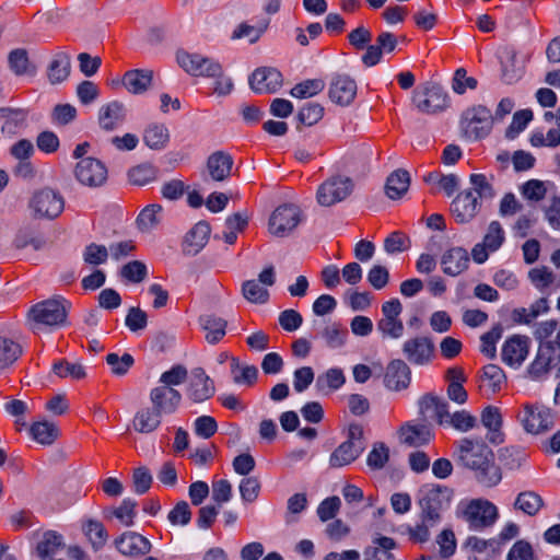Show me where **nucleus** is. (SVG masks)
I'll use <instances>...</instances> for the list:
<instances>
[{"label": "nucleus", "instance_id": "09e8293b", "mask_svg": "<svg viewBox=\"0 0 560 560\" xmlns=\"http://www.w3.org/2000/svg\"><path fill=\"white\" fill-rule=\"evenodd\" d=\"M62 547V536L54 530H48L43 534L40 540L37 542L36 550L40 558H46L54 556Z\"/></svg>", "mask_w": 560, "mask_h": 560}, {"label": "nucleus", "instance_id": "f704fd0d", "mask_svg": "<svg viewBox=\"0 0 560 560\" xmlns=\"http://www.w3.org/2000/svg\"><path fill=\"white\" fill-rule=\"evenodd\" d=\"M152 78V70H129L122 77V84L130 93L140 94L149 88Z\"/></svg>", "mask_w": 560, "mask_h": 560}, {"label": "nucleus", "instance_id": "423d86ee", "mask_svg": "<svg viewBox=\"0 0 560 560\" xmlns=\"http://www.w3.org/2000/svg\"><path fill=\"white\" fill-rule=\"evenodd\" d=\"M304 220L303 211L292 203L277 207L268 221V232L276 237L289 236Z\"/></svg>", "mask_w": 560, "mask_h": 560}, {"label": "nucleus", "instance_id": "4d7b16f0", "mask_svg": "<svg viewBox=\"0 0 560 560\" xmlns=\"http://www.w3.org/2000/svg\"><path fill=\"white\" fill-rule=\"evenodd\" d=\"M324 88L325 82L322 79H308L295 84L290 94L296 98H307L317 95Z\"/></svg>", "mask_w": 560, "mask_h": 560}, {"label": "nucleus", "instance_id": "cd10ccee", "mask_svg": "<svg viewBox=\"0 0 560 560\" xmlns=\"http://www.w3.org/2000/svg\"><path fill=\"white\" fill-rule=\"evenodd\" d=\"M211 233L210 224L206 221L196 223L186 234L183 250L187 255H197L208 243Z\"/></svg>", "mask_w": 560, "mask_h": 560}, {"label": "nucleus", "instance_id": "79ce46f5", "mask_svg": "<svg viewBox=\"0 0 560 560\" xmlns=\"http://www.w3.org/2000/svg\"><path fill=\"white\" fill-rule=\"evenodd\" d=\"M231 375L237 385L252 386L256 383L258 369L255 365L242 364L237 358H231Z\"/></svg>", "mask_w": 560, "mask_h": 560}, {"label": "nucleus", "instance_id": "f257e3e1", "mask_svg": "<svg viewBox=\"0 0 560 560\" xmlns=\"http://www.w3.org/2000/svg\"><path fill=\"white\" fill-rule=\"evenodd\" d=\"M453 447L456 464L472 471L481 486L492 488L501 481V469L495 464L492 450L486 443L464 438L456 441Z\"/></svg>", "mask_w": 560, "mask_h": 560}, {"label": "nucleus", "instance_id": "680f3d73", "mask_svg": "<svg viewBox=\"0 0 560 560\" xmlns=\"http://www.w3.org/2000/svg\"><path fill=\"white\" fill-rule=\"evenodd\" d=\"M54 372L61 378L71 377L72 380H82L86 376L84 366L81 363H70L61 360L54 364Z\"/></svg>", "mask_w": 560, "mask_h": 560}, {"label": "nucleus", "instance_id": "ea45409f", "mask_svg": "<svg viewBox=\"0 0 560 560\" xmlns=\"http://www.w3.org/2000/svg\"><path fill=\"white\" fill-rule=\"evenodd\" d=\"M162 417L154 408L141 409L133 418V429L140 433H151L160 427Z\"/></svg>", "mask_w": 560, "mask_h": 560}, {"label": "nucleus", "instance_id": "4c0bfd02", "mask_svg": "<svg viewBox=\"0 0 560 560\" xmlns=\"http://www.w3.org/2000/svg\"><path fill=\"white\" fill-rule=\"evenodd\" d=\"M545 506L544 499L535 491L526 490L516 495L514 509L528 516H535Z\"/></svg>", "mask_w": 560, "mask_h": 560}, {"label": "nucleus", "instance_id": "a18cd8bd", "mask_svg": "<svg viewBox=\"0 0 560 560\" xmlns=\"http://www.w3.org/2000/svg\"><path fill=\"white\" fill-rule=\"evenodd\" d=\"M481 382L482 387L494 394L505 383V374L499 365L488 364L482 369Z\"/></svg>", "mask_w": 560, "mask_h": 560}, {"label": "nucleus", "instance_id": "e433bc0d", "mask_svg": "<svg viewBox=\"0 0 560 560\" xmlns=\"http://www.w3.org/2000/svg\"><path fill=\"white\" fill-rule=\"evenodd\" d=\"M409 185V173L405 170H396L387 177L385 194L393 200L400 199L408 191Z\"/></svg>", "mask_w": 560, "mask_h": 560}, {"label": "nucleus", "instance_id": "37998d69", "mask_svg": "<svg viewBox=\"0 0 560 560\" xmlns=\"http://www.w3.org/2000/svg\"><path fill=\"white\" fill-rule=\"evenodd\" d=\"M164 210L161 205L152 203L147 206L137 218L138 228L142 232H151L163 220Z\"/></svg>", "mask_w": 560, "mask_h": 560}, {"label": "nucleus", "instance_id": "49530a36", "mask_svg": "<svg viewBox=\"0 0 560 560\" xmlns=\"http://www.w3.org/2000/svg\"><path fill=\"white\" fill-rule=\"evenodd\" d=\"M346 382L341 369L332 368L320 374L316 378V388L319 392H332L339 389Z\"/></svg>", "mask_w": 560, "mask_h": 560}, {"label": "nucleus", "instance_id": "6e6d98bb", "mask_svg": "<svg viewBox=\"0 0 560 560\" xmlns=\"http://www.w3.org/2000/svg\"><path fill=\"white\" fill-rule=\"evenodd\" d=\"M242 294L250 303L265 304L269 300V292L256 280H247L242 284Z\"/></svg>", "mask_w": 560, "mask_h": 560}, {"label": "nucleus", "instance_id": "4be33fe9", "mask_svg": "<svg viewBox=\"0 0 560 560\" xmlns=\"http://www.w3.org/2000/svg\"><path fill=\"white\" fill-rule=\"evenodd\" d=\"M529 350L528 337L514 335L508 338L502 347V361L510 366H520L526 359Z\"/></svg>", "mask_w": 560, "mask_h": 560}, {"label": "nucleus", "instance_id": "69168bd1", "mask_svg": "<svg viewBox=\"0 0 560 560\" xmlns=\"http://www.w3.org/2000/svg\"><path fill=\"white\" fill-rule=\"evenodd\" d=\"M377 330L382 334L383 338L399 339L404 335V324L400 318H385L382 317L377 322Z\"/></svg>", "mask_w": 560, "mask_h": 560}, {"label": "nucleus", "instance_id": "a878e982", "mask_svg": "<svg viewBox=\"0 0 560 560\" xmlns=\"http://www.w3.org/2000/svg\"><path fill=\"white\" fill-rule=\"evenodd\" d=\"M419 410L423 416L434 419L439 424H445L448 417V404L433 394H425L419 399Z\"/></svg>", "mask_w": 560, "mask_h": 560}, {"label": "nucleus", "instance_id": "c85d7f7f", "mask_svg": "<svg viewBox=\"0 0 560 560\" xmlns=\"http://www.w3.org/2000/svg\"><path fill=\"white\" fill-rule=\"evenodd\" d=\"M126 118L122 103L113 101L103 105L98 110V124L102 129L112 131L121 126Z\"/></svg>", "mask_w": 560, "mask_h": 560}, {"label": "nucleus", "instance_id": "c756f323", "mask_svg": "<svg viewBox=\"0 0 560 560\" xmlns=\"http://www.w3.org/2000/svg\"><path fill=\"white\" fill-rule=\"evenodd\" d=\"M142 139L149 149L161 151L168 145L171 135L164 124L151 122L144 128Z\"/></svg>", "mask_w": 560, "mask_h": 560}, {"label": "nucleus", "instance_id": "dca6fc26", "mask_svg": "<svg viewBox=\"0 0 560 560\" xmlns=\"http://www.w3.org/2000/svg\"><path fill=\"white\" fill-rule=\"evenodd\" d=\"M150 402L162 416L175 413L182 402V394L173 387L155 386L150 390Z\"/></svg>", "mask_w": 560, "mask_h": 560}, {"label": "nucleus", "instance_id": "aec40b11", "mask_svg": "<svg viewBox=\"0 0 560 560\" xmlns=\"http://www.w3.org/2000/svg\"><path fill=\"white\" fill-rule=\"evenodd\" d=\"M249 85L259 94L276 93L282 85V74L275 68H258L249 77Z\"/></svg>", "mask_w": 560, "mask_h": 560}, {"label": "nucleus", "instance_id": "39448f33", "mask_svg": "<svg viewBox=\"0 0 560 560\" xmlns=\"http://www.w3.org/2000/svg\"><path fill=\"white\" fill-rule=\"evenodd\" d=\"M451 501V491L446 487L425 485L419 491L420 517L425 522H441V512Z\"/></svg>", "mask_w": 560, "mask_h": 560}, {"label": "nucleus", "instance_id": "338daca9", "mask_svg": "<svg viewBox=\"0 0 560 560\" xmlns=\"http://www.w3.org/2000/svg\"><path fill=\"white\" fill-rule=\"evenodd\" d=\"M120 276L130 282L139 283L148 276L147 266L140 260H133L122 266Z\"/></svg>", "mask_w": 560, "mask_h": 560}, {"label": "nucleus", "instance_id": "f8f14e48", "mask_svg": "<svg viewBox=\"0 0 560 560\" xmlns=\"http://www.w3.org/2000/svg\"><path fill=\"white\" fill-rule=\"evenodd\" d=\"M176 60L191 75L215 77L222 72V66L218 61L200 54H189L182 50L177 52Z\"/></svg>", "mask_w": 560, "mask_h": 560}, {"label": "nucleus", "instance_id": "0e129e2a", "mask_svg": "<svg viewBox=\"0 0 560 560\" xmlns=\"http://www.w3.org/2000/svg\"><path fill=\"white\" fill-rule=\"evenodd\" d=\"M347 335V330L337 323L327 325L322 331L326 345L332 349L343 346Z\"/></svg>", "mask_w": 560, "mask_h": 560}, {"label": "nucleus", "instance_id": "ddd939ff", "mask_svg": "<svg viewBox=\"0 0 560 560\" xmlns=\"http://www.w3.org/2000/svg\"><path fill=\"white\" fill-rule=\"evenodd\" d=\"M406 360L412 365H428L434 358L435 346L431 338L417 336L407 339L401 347Z\"/></svg>", "mask_w": 560, "mask_h": 560}, {"label": "nucleus", "instance_id": "7ed1b4c3", "mask_svg": "<svg viewBox=\"0 0 560 560\" xmlns=\"http://www.w3.org/2000/svg\"><path fill=\"white\" fill-rule=\"evenodd\" d=\"M457 516L467 523L470 530L482 532L495 524L499 510L489 500L472 499L458 505Z\"/></svg>", "mask_w": 560, "mask_h": 560}, {"label": "nucleus", "instance_id": "2eb2a0df", "mask_svg": "<svg viewBox=\"0 0 560 560\" xmlns=\"http://www.w3.org/2000/svg\"><path fill=\"white\" fill-rule=\"evenodd\" d=\"M481 209V201L478 200L472 190L459 192L451 203V213L459 224L472 221Z\"/></svg>", "mask_w": 560, "mask_h": 560}, {"label": "nucleus", "instance_id": "e2e57ef3", "mask_svg": "<svg viewBox=\"0 0 560 560\" xmlns=\"http://www.w3.org/2000/svg\"><path fill=\"white\" fill-rule=\"evenodd\" d=\"M445 424L451 425L457 431L467 432L477 425V418L467 410H459L452 415L450 413Z\"/></svg>", "mask_w": 560, "mask_h": 560}, {"label": "nucleus", "instance_id": "8fccbe9b", "mask_svg": "<svg viewBox=\"0 0 560 560\" xmlns=\"http://www.w3.org/2000/svg\"><path fill=\"white\" fill-rule=\"evenodd\" d=\"M469 182L471 185L469 190H472L479 201L491 200L495 197L497 192L490 179L485 174H471Z\"/></svg>", "mask_w": 560, "mask_h": 560}, {"label": "nucleus", "instance_id": "052dcab7", "mask_svg": "<svg viewBox=\"0 0 560 560\" xmlns=\"http://www.w3.org/2000/svg\"><path fill=\"white\" fill-rule=\"evenodd\" d=\"M388 459L389 448L383 442H376L368 454L366 464L371 469L380 470L385 467Z\"/></svg>", "mask_w": 560, "mask_h": 560}, {"label": "nucleus", "instance_id": "bf43d9fd", "mask_svg": "<svg viewBox=\"0 0 560 560\" xmlns=\"http://www.w3.org/2000/svg\"><path fill=\"white\" fill-rule=\"evenodd\" d=\"M188 377L187 369L182 364H175L170 370L163 372L159 380V386L175 387L183 383Z\"/></svg>", "mask_w": 560, "mask_h": 560}, {"label": "nucleus", "instance_id": "3c124183", "mask_svg": "<svg viewBox=\"0 0 560 560\" xmlns=\"http://www.w3.org/2000/svg\"><path fill=\"white\" fill-rule=\"evenodd\" d=\"M30 431L33 439L44 445L52 444L59 435L58 428L48 421L33 423Z\"/></svg>", "mask_w": 560, "mask_h": 560}, {"label": "nucleus", "instance_id": "7c9ffc66", "mask_svg": "<svg viewBox=\"0 0 560 560\" xmlns=\"http://www.w3.org/2000/svg\"><path fill=\"white\" fill-rule=\"evenodd\" d=\"M71 71V57L66 51L54 55L47 68V77L51 84H58L68 79Z\"/></svg>", "mask_w": 560, "mask_h": 560}, {"label": "nucleus", "instance_id": "0eeeda50", "mask_svg": "<svg viewBox=\"0 0 560 560\" xmlns=\"http://www.w3.org/2000/svg\"><path fill=\"white\" fill-rule=\"evenodd\" d=\"M524 430L529 434H544L555 427L556 417L551 410L541 405L526 404L517 416Z\"/></svg>", "mask_w": 560, "mask_h": 560}, {"label": "nucleus", "instance_id": "1a4fd4ad", "mask_svg": "<svg viewBox=\"0 0 560 560\" xmlns=\"http://www.w3.org/2000/svg\"><path fill=\"white\" fill-rule=\"evenodd\" d=\"M354 184L347 176H331L317 189L316 198L320 206L330 207L345 200L353 190Z\"/></svg>", "mask_w": 560, "mask_h": 560}, {"label": "nucleus", "instance_id": "13d9d810", "mask_svg": "<svg viewBox=\"0 0 560 560\" xmlns=\"http://www.w3.org/2000/svg\"><path fill=\"white\" fill-rule=\"evenodd\" d=\"M137 502L130 498L121 501L118 508L112 510V515L115 516L125 526H132L137 515Z\"/></svg>", "mask_w": 560, "mask_h": 560}, {"label": "nucleus", "instance_id": "9b49d317", "mask_svg": "<svg viewBox=\"0 0 560 560\" xmlns=\"http://www.w3.org/2000/svg\"><path fill=\"white\" fill-rule=\"evenodd\" d=\"M75 179L85 187L97 188L103 186L108 177L105 164L95 158L81 159L73 171Z\"/></svg>", "mask_w": 560, "mask_h": 560}, {"label": "nucleus", "instance_id": "b1692460", "mask_svg": "<svg viewBox=\"0 0 560 560\" xmlns=\"http://www.w3.org/2000/svg\"><path fill=\"white\" fill-rule=\"evenodd\" d=\"M233 158L224 151H215L207 159V173L214 182H224L231 174L233 168Z\"/></svg>", "mask_w": 560, "mask_h": 560}, {"label": "nucleus", "instance_id": "5701e85b", "mask_svg": "<svg viewBox=\"0 0 560 560\" xmlns=\"http://www.w3.org/2000/svg\"><path fill=\"white\" fill-rule=\"evenodd\" d=\"M115 546L121 555L129 557L147 555L152 547L148 538L136 532H125L121 534L115 539Z\"/></svg>", "mask_w": 560, "mask_h": 560}, {"label": "nucleus", "instance_id": "72a5a7b5", "mask_svg": "<svg viewBox=\"0 0 560 560\" xmlns=\"http://www.w3.org/2000/svg\"><path fill=\"white\" fill-rule=\"evenodd\" d=\"M481 422L489 431V441L494 444L503 442L501 432L502 416L499 408L493 406L486 407L481 412Z\"/></svg>", "mask_w": 560, "mask_h": 560}, {"label": "nucleus", "instance_id": "de8ad7c7", "mask_svg": "<svg viewBox=\"0 0 560 560\" xmlns=\"http://www.w3.org/2000/svg\"><path fill=\"white\" fill-rule=\"evenodd\" d=\"M158 168L151 163H142L131 167L128 171V179L131 184L144 186L152 183L158 177Z\"/></svg>", "mask_w": 560, "mask_h": 560}, {"label": "nucleus", "instance_id": "412c9836", "mask_svg": "<svg viewBox=\"0 0 560 560\" xmlns=\"http://www.w3.org/2000/svg\"><path fill=\"white\" fill-rule=\"evenodd\" d=\"M357 83L347 74H336L329 84V98L331 102L347 106L351 104L357 95Z\"/></svg>", "mask_w": 560, "mask_h": 560}, {"label": "nucleus", "instance_id": "5fc2aeb1", "mask_svg": "<svg viewBox=\"0 0 560 560\" xmlns=\"http://www.w3.org/2000/svg\"><path fill=\"white\" fill-rule=\"evenodd\" d=\"M503 327L501 324H495L489 331L480 337V352L489 359H494L497 354L495 343L501 339Z\"/></svg>", "mask_w": 560, "mask_h": 560}, {"label": "nucleus", "instance_id": "4468645a", "mask_svg": "<svg viewBox=\"0 0 560 560\" xmlns=\"http://www.w3.org/2000/svg\"><path fill=\"white\" fill-rule=\"evenodd\" d=\"M412 102L419 112L435 114L447 106V95L441 86L429 84L422 91H413Z\"/></svg>", "mask_w": 560, "mask_h": 560}, {"label": "nucleus", "instance_id": "c03bdc74", "mask_svg": "<svg viewBox=\"0 0 560 560\" xmlns=\"http://www.w3.org/2000/svg\"><path fill=\"white\" fill-rule=\"evenodd\" d=\"M268 26V20H262L258 22L257 25H250L246 22H243L234 28L231 35V39L236 40L247 38L250 44H255L267 31Z\"/></svg>", "mask_w": 560, "mask_h": 560}, {"label": "nucleus", "instance_id": "2f4dec72", "mask_svg": "<svg viewBox=\"0 0 560 560\" xmlns=\"http://www.w3.org/2000/svg\"><path fill=\"white\" fill-rule=\"evenodd\" d=\"M199 324L206 332V341L210 345L218 343L226 334L228 322L215 315L207 314L200 316Z\"/></svg>", "mask_w": 560, "mask_h": 560}, {"label": "nucleus", "instance_id": "a211bd4d", "mask_svg": "<svg viewBox=\"0 0 560 560\" xmlns=\"http://www.w3.org/2000/svg\"><path fill=\"white\" fill-rule=\"evenodd\" d=\"M411 383V370L401 359L392 360L385 370L384 385L389 390L407 389Z\"/></svg>", "mask_w": 560, "mask_h": 560}, {"label": "nucleus", "instance_id": "58836bf2", "mask_svg": "<svg viewBox=\"0 0 560 560\" xmlns=\"http://www.w3.org/2000/svg\"><path fill=\"white\" fill-rule=\"evenodd\" d=\"M0 116L4 118L1 132L11 137L25 127L27 113L24 109L1 108Z\"/></svg>", "mask_w": 560, "mask_h": 560}, {"label": "nucleus", "instance_id": "864d4df0", "mask_svg": "<svg viewBox=\"0 0 560 560\" xmlns=\"http://www.w3.org/2000/svg\"><path fill=\"white\" fill-rule=\"evenodd\" d=\"M548 184L539 179H529L520 187V191L526 200L539 202L547 196Z\"/></svg>", "mask_w": 560, "mask_h": 560}, {"label": "nucleus", "instance_id": "9d476101", "mask_svg": "<svg viewBox=\"0 0 560 560\" xmlns=\"http://www.w3.org/2000/svg\"><path fill=\"white\" fill-rule=\"evenodd\" d=\"M462 129L468 139L477 140L486 137L492 127V115L485 106L467 109L462 117Z\"/></svg>", "mask_w": 560, "mask_h": 560}, {"label": "nucleus", "instance_id": "f3484780", "mask_svg": "<svg viewBox=\"0 0 560 560\" xmlns=\"http://www.w3.org/2000/svg\"><path fill=\"white\" fill-rule=\"evenodd\" d=\"M398 45V38L390 32H382L377 35L375 44L369 45L361 60L366 67H374L381 62L383 54L393 52Z\"/></svg>", "mask_w": 560, "mask_h": 560}, {"label": "nucleus", "instance_id": "a19ab883", "mask_svg": "<svg viewBox=\"0 0 560 560\" xmlns=\"http://www.w3.org/2000/svg\"><path fill=\"white\" fill-rule=\"evenodd\" d=\"M396 547V541L390 537L378 536L373 539V546L365 549L364 555L369 560H395L390 552Z\"/></svg>", "mask_w": 560, "mask_h": 560}, {"label": "nucleus", "instance_id": "6e6552de", "mask_svg": "<svg viewBox=\"0 0 560 560\" xmlns=\"http://www.w3.org/2000/svg\"><path fill=\"white\" fill-rule=\"evenodd\" d=\"M30 208L36 218L55 219L63 211L65 199L59 191L43 188L33 195Z\"/></svg>", "mask_w": 560, "mask_h": 560}, {"label": "nucleus", "instance_id": "774afa93", "mask_svg": "<svg viewBox=\"0 0 560 560\" xmlns=\"http://www.w3.org/2000/svg\"><path fill=\"white\" fill-rule=\"evenodd\" d=\"M504 238V231L501 223L499 221H492L488 226L482 243H485V246H487L490 252H495L500 248Z\"/></svg>", "mask_w": 560, "mask_h": 560}, {"label": "nucleus", "instance_id": "c9c22d12", "mask_svg": "<svg viewBox=\"0 0 560 560\" xmlns=\"http://www.w3.org/2000/svg\"><path fill=\"white\" fill-rule=\"evenodd\" d=\"M399 433L401 442L409 446H419L431 440V431L427 424L406 423Z\"/></svg>", "mask_w": 560, "mask_h": 560}, {"label": "nucleus", "instance_id": "393cba45", "mask_svg": "<svg viewBox=\"0 0 560 560\" xmlns=\"http://www.w3.org/2000/svg\"><path fill=\"white\" fill-rule=\"evenodd\" d=\"M556 360V349L551 341L539 343L535 360L527 369V373L534 380L547 374Z\"/></svg>", "mask_w": 560, "mask_h": 560}, {"label": "nucleus", "instance_id": "473e14b6", "mask_svg": "<svg viewBox=\"0 0 560 560\" xmlns=\"http://www.w3.org/2000/svg\"><path fill=\"white\" fill-rule=\"evenodd\" d=\"M23 347L19 340L0 336V371L12 366L22 355Z\"/></svg>", "mask_w": 560, "mask_h": 560}, {"label": "nucleus", "instance_id": "603ef678", "mask_svg": "<svg viewBox=\"0 0 560 560\" xmlns=\"http://www.w3.org/2000/svg\"><path fill=\"white\" fill-rule=\"evenodd\" d=\"M9 65L16 75L33 74L35 69L31 66L27 51L16 48L9 54Z\"/></svg>", "mask_w": 560, "mask_h": 560}, {"label": "nucleus", "instance_id": "20e7f679", "mask_svg": "<svg viewBox=\"0 0 560 560\" xmlns=\"http://www.w3.org/2000/svg\"><path fill=\"white\" fill-rule=\"evenodd\" d=\"M365 448L363 428L352 423L348 429V438L329 456L331 468H341L350 465L360 457Z\"/></svg>", "mask_w": 560, "mask_h": 560}, {"label": "nucleus", "instance_id": "bb28decb", "mask_svg": "<svg viewBox=\"0 0 560 560\" xmlns=\"http://www.w3.org/2000/svg\"><path fill=\"white\" fill-rule=\"evenodd\" d=\"M469 255L463 247L447 249L441 257L442 270L445 275L456 277L469 266Z\"/></svg>", "mask_w": 560, "mask_h": 560}, {"label": "nucleus", "instance_id": "f03ea898", "mask_svg": "<svg viewBox=\"0 0 560 560\" xmlns=\"http://www.w3.org/2000/svg\"><path fill=\"white\" fill-rule=\"evenodd\" d=\"M70 303L62 298H52L32 305L26 313V324L33 332L48 331L67 322Z\"/></svg>", "mask_w": 560, "mask_h": 560}, {"label": "nucleus", "instance_id": "6ab92c4d", "mask_svg": "<svg viewBox=\"0 0 560 560\" xmlns=\"http://www.w3.org/2000/svg\"><path fill=\"white\" fill-rule=\"evenodd\" d=\"M215 392L213 381L206 374L202 368H196L191 372V378L187 388V397L196 402L210 399Z\"/></svg>", "mask_w": 560, "mask_h": 560}]
</instances>
